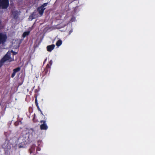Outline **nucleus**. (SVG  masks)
Wrapping results in <instances>:
<instances>
[{"label": "nucleus", "mask_w": 155, "mask_h": 155, "mask_svg": "<svg viewBox=\"0 0 155 155\" xmlns=\"http://www.w3.org/2000/svg\"><path fill=\"white\" fill-rule=\"evenodd\" d=\"M55 46L54 44L48 45L47 47V50L48 51L51 52L54 48Z\"/></svg>", "instance_id": "nucleus-9"}, {"label": "nucleus", "mask_w": 155, "mask_h": 155, "mask_svg": "<svg viewBox=\"0 0 155 155\" xmlns=\"http://www.w3.org/2000/svg\"><path fill=\"white\" fill-rule=\"evenodd\" d=\"M40 112L41 114H42L43 116H44V115L43 114V113H42V111H41Z\"/></svg>", "instance_id": "nucleus-22"}, {"label": "nucleus", "mask_w": 155, "mask_h": 155, "mask_svg": "<svg viewBox=\"0 0 155 155\" xmlns=\"http://www.w3.org/2000/svg\"><path fill=\"white\" fill-rule=\"evenodd\" d=\"M75 19H76V18H75V17H74V16H73L71 18V22L74 21H75Z\"/></svg>", "instance_id": "nucleus-17"}, {"label": "nucleus", "mask_w": 155, "mask_h": 155, "mask_svg": "<svg viewBox=\"0 0 155 155\" xmlns=\"http://www.w3.org/2000/svg\"><path fill=\"white\" fill-rule=\"evenodd\" d=\"M37 96L36 95V94L35 95V105H36V106H37V107L38 110L40 112L41 111V109L39 107V106H38V100L37 99Z\"/></svg>", "instance_id": "nucleus-12"}, {"label": "nucleus", "mask_w": 155, "mask_h": 155, "mask_svg": "<svg viewBox=\"0 0 155 155\" xmlns=\"http://www.w3.org/2000/svg\"><path fill=\"white\" fill-rule=\"evenodd\" d=\"M6 136V138L4 143L2 145V147L4 149L5 153L9 151L13 147V143L16 141V138L15 137H12V134H9Z\"/></svg>", "instance_id": "nucleus-1"}, {"label": "nucleus", "mask_w": 155, "mask_h": 155, "mask_svg": "<svg viewBox=\"0 0 155 155\" xmlns=\"http://www.w3.org/2000/svg\"><path fill=\"white\" fill-rule=\"evenodd\" d=\"M33 122L34 123H36L38 121V120L35 118L36 117V115L35 114H34L33 115Z\"/></svg>", "instance_id": "nucleus-16"}, {"label": "nucleus", "mask_w": 155, "mask_h": 155, "mask_svg": "<svg viewBox=\"0 0 155 155\" xmlns=\"http://www.w3.org/2000/svg\"><path fill=\"white\" fill-rule=\"evenodd\" d=\"M9 5V0H0V8L6 9Z\"/></svg>", "instance_id": "nucleus-2"}, {"label": "nucleus", "mask_w": 155, "mask_h": 155, "mask_svg": "<svg viewBox=\"0 0 155 155\" xmlns=\"http://www.w3.org/2000/svg\"><path fill=\"white\" fill-rule=\"evenodd\" d=\"M11 52L12 53L13 55H16L17 54V52H15L13 51V50L11 51Z\"/></svg>", "instance_id": "nucleus-18"}, {"label": "nucleus", "mask_w": 155, "mask_h": 155, "mask_svg": "<svg viewBox=\"0 0 155 155\" xmlns=\"http://www.w3.org/2000/svg\"><path fill=\"white\" fill-rule=\"evenodd\" d=\"M16 122H15V125H16Z\"/></svg>", "instance_id": "nucleus-24"}, {"label": "nucleus", "mask_w": 155, "mask_h": 155, "mask_svg": "<svg viewBox=\"0 0 155 155\" xmlns=\"http://www.w3.org/2000/svg\"><path fill=\"white\" fill-rule=\"evenodd\" d=\"M49 64H50V66L52 65V61L51 60H50V61H49Z\"/></svg>", "instance_id": "nucleus-19"}, {"label": "nucleus", "mask_w": 155, "mask_h": 155, "mask_svg": "<svg viewBox=\"0 0 155 155\" xmlns=\"http://www.w3.org/2000/svg\"><path fill=\"white\" fill-rule=\"evenodd\" d=\"M14 61V59H13L12 60H11L10 61H9L10 62V61Z\"/></svg>", "instance_id": "nucleus-23"}, {"label": "nucleus", "mask_w": 155, "mask_h": 155, "mask_svg": "<svg viewBox=\"0 0 155 155\" xmlns=\"http://www.w3.org/2000/svg\"><path fill=\"white\" fill-rule=\"evenodd\" d=\"M18 12L17 11H14L13 12H12V15L15 19H16L18 17Z\"/></svg>", "instance_id": "nucleus-13"}, {"label": "nucleus", "mask_w": 155, "mask_h": 155, "mask_svg": "<svg viewBox=\"0 0 155 155\" xmlns=\"http://www.w3.org/2000/svg\"><path fill=\"white\" fill-rule=\"evenodd\" d=\"M62 44V41L61 40H58L56 42V45L57 46H60Z\"/></svg>", "instance_id": "nucleus-15"}, {"label": "nucleus", "mask_w": 155, "mask_h": 155, "mask_svg": "<svg viewBox=\"0 0 155 155\" xmlns=\"http://www.w3.org/2000/svg\"><path fill=\"white\" fill-rule=\"evenodd\" d=\"M50 68V66L49 64H48L46 68H45L44 69V71H43V73L44 74H46L48 73L49 70Z\"/></svg>", "instance_id": "nucleus-10"}, {"label": "nucleus", "mask_w": 155, "mask_h": 155, "mask_svg": "<svg viewBox=\"0 0 155 155\" xmlns=\"http://www.w3.org/2000/svg\"><path fill=\"white\" fill-rule=\"evenodd\" d=\"M11 53L10 52H8L2 58L0 61V63L2 66L3 64V63L6 61L9 60L11 59Z\"/></svg>", "instance_id": "nucleus-3"}, {"label": "nucleus", "mask_w": 155, "mask_h": 155, "mask_svg": "<svg viewBox=\"0 0 155 155\" xmlns=\"http://www.w3.org/2000/svg\"><path fill=\"white\" fill-rule=\"evenodd\" d=\"M20 70L21 68L20 67H18L14 69L13 70V72L11 75V77L13 78L15 76L16 73L20 71Z\"/></svg>", "instance_id": "nucleus-8"}, {"label": "nucleus", "mask_w": 155, "mask_h": 155, "mask_svg": "<svg viewBox=\"0 0 155 155\" xmlns=\"http://www.w3.org/2000/svg\"><path fill=\"white\" fill-rule=\"evenodd\" d=\"M47 5L48 3H44L41 6L37 8V11L41 15H42L43 14L44 11L46 8L45 7Z\"/></svg>", "instance_id": "nucleus-6"}, {"label": "nucleus", "mask_w": 155, "mask_h": 155, "mask_svg": "<svg viewBox=\"0 0 155 155\" xmlns=\"http://www.w3.org/2000/svg\"><path fill=\"white\" fill-rule=\"evenodd\" d=\"M35 145L34 144L33 145L31 146V148L29 149V152L30 154L32 153H34L35 152Z\"/></svg>", "instance_id": "nucleus-11"}, {"label": "nucleus", "mask_w": 155, "mask_h": 155, "mask_svg": "<svg viewBox=\"0 0 155 155\" xmlns=\"http://www.w3.org/2000/svg\"><path fill=\"white\" fill-rule=\"evenodd\" d=\"M44 120H41L40 122L42 124L40 126V128L41 130H47L48 128V127L46 124V118L45 117L44 118Z\"/></svg>", "instance_id": "nucleus-5"}, {"label": "nucleus", "mask_w": 155, "mask_h": 155, "mask_svg": "<svg viewBox=\"0 0 155 155\" xmlns=\"http://www.w3.org/2000/svg\"><path fill=\"white\" fill-rule=\"evenodd\" d=\"M41 150V148L40 147H37V151H40Z\"/></svg>", "instance_id": "nucleus-20"}, {"label": "nucleus", "mask_w": 155, "mask_h": 155, "mask_svg": "<svg viewBox=\"0 0 155 155\" xmlns=\"http://www.w3.org/2000/svg\"><path fill=\"white\" fill-rule=\"evenodd\" d=\"M72 31L73 30L72 29L70 30L69 31V35H70L72 32Z\"/></svg>", "instance_id": "nucleus-21"}, {"label": "nucleus", "mask_w": 155, "mask_h": 155, "mask_svg": "<svg viewBox=\"0 0 155 155\" xmlns=\"http://www.w3.org/2000/svg\"><path fill=\"white\" fill-rule=\"evenodd\" d=\"M7 37L6 35L0 33V45L4 44L6 41Z\"/></svg>", "instance_id": "nucleus-7"}, {"label": "nucleus", "mask_w": 155, "mask_h": 155, "mask_svg": "<svg viewBox=\"0 0 155 155\" xmlns=\"http://www.w3.org/2000/svg\"><path fill=\"white\" fill-rule=\"evenodd\" d=\"M18 142H19L18 145V147L19 148L24 147L25 142L26 141L25 140L23 136H20L18 139Z\"/></svg>", "instance_id": "nucleus-4"}, {"label": "nucleus", "mask_w": 155, "mask_h": 155, "mask_svg": "<svg viewBox=\"0 0 155 155\" xmlns=\"http://www.w3.org/2000/svg\"><path fill=\"white\" fill-rule=\"evenodd\" d=\"M30 33V31L24 32L22 35V37L24 38L26 36H28L29 35Z\"/></svg>", "instance_id": "nucleus-14"}]
</instances>
